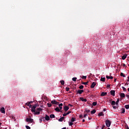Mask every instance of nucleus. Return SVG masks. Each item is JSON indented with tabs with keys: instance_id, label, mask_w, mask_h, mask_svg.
Returning <instances> with one entry per match:
<instances>
[{
	"instance_id": "obj_1",
	"label": "nucleus",
	"mask_w": 129,
	"mask_h": 129,
	"mask_svg": "<svg viewBox=\"0 0 129 129\" xmlns=\"http://www.w3.org/2000/svg\"><path fill=\"white\" fill-rule=\"evenodd\" d=\"M106 125L107 127H109L110 126V124H111V121L109 120V119H107L105 121Z\"/></svg>"
},
{
	"instance_id": "obj_2",
	"label": "nucleus",
	"mask_w": 129,
	"mask_h": 129,
	"mask_svg": "<svg viewBox=\"0 0 129 129\" xmlns=\"http://www.w3.org/2000/svg\"><path fill=\"white\" fill-rule=\"evenodd\" d=\"M26 121H27V122H29V123H32V122H34V119L31 118H27L26 119Z\"/></svg>"
},
{
	"instance_id": "obj_3",
	"label": "nucleus",
	"mask_w": 129,
	"mask_h": 129,
	"mask_svg": "<svg viewBox=\"0 0 129 129\" xmlns=\"http://www.w3.org/2000/svg\"><path fill=\"white\" fill-rule=\"evenodd\" d=\"M83 92H84V90H78L77 91V94H82Z\"/></svg>"
},
{
	"instance_id": "obj_4",
	"label": "nucleus",
	"mask_w": 129,
	"mask_h": 129,
	"mask_svg": "<svg viewBox=\"0 0 129 129\" xmlns=\"http://www.w3.org/2000/svg\"><path fill=\"white\" fill-rule=\"evenodd\" d=\"M51 103H52V104H59V102H57V101L55 100L51 101Z\"/></svg>"
},
{
	"instance_id": "obj_5",
	"label": "nucleus",
	"mask_w": 129,
	"mask_h": 129,
	"mask_svg": "<svg viewBox=\"0 0 129 129\" xmlns=\"http://www.w3.org/2000/svg\"><path fill=\"white\" fill-rule=\"evenodd\" d=\"M110 94H111V95H112V96H115V91L111 90L110 91Z\"/></svg>"
},
{
	"instance_id": "obj_6",
	"label": "nucleus",
	"mask_w": 129,
	"mask_h": 129,
	"mask_svg": "<svg viewBox=\"0 0 129 129\" xmlns=\"http://www.w3.org/2000/svg\"><path fill=\"white\" fill-rule=\"evenodd\" d=\"M0 111L2 112V113H6L5 107H2L0 110Z\"/></svg>"
},
{
	"instance_id": "obj_7",
	"label": "nucleus",
	"mask_w": 129,
	"mask_h": 129,
	"mask_svg": "<svg viewBox=\"0 0 129 129\" xmlns=\"http://www.w3.org/2000/svg\"><path fill=\"white\" fill-rule=\"evenodd\" d=\"M96 85V83L93 82L91 85V88H93L94 87H95V86Z\"/></svg>"
},
{
	"instance_id": "obj_8",
	"label": "nucleus",
	"mask_w": 129,
	"mask_h": 129,
	"mask_svg": "<svg viewBox=\"0 0 129 129\" xmlns=\"http://www.w3.org/2000/svg\"><path fill=\"white\" fill-rule=\"evenodd\" d=\"M63 109L64 111L66 112V111H67L69 109V107L67 106H64V107H63Z\"/></svg>"
},
{
	"instance_id": "obj_9",
	"label": "nucleus",
	"mask_w": 129,
	"mask_h": 129,
	"mask_svg": "<svg viewBox=\"0 0 129 129\" xmlns=\"http://www.w3.org/2000/svg\"><path fill=\"white\" fill-rule=\"evenodd\" d=\"M120 96L122 98H124V97H125V94H124V93H121L120 94Z\"/></svg>"
},
{
	"instance_id": "obj_10",
	"label": "nucleus",
	"mask_w": 129,
	"mask_h": 129,
	"mask_svg": "<svg viewBox=\"0 0 129 129\" xmlns=\"http://www.w3.org/2000/svg\"><path fill=\"white\" fill-rule=\"evenodd\" d=\"M80 100L84 101V102H86V101H87V99H84V98H83V97H80Z\"/></svg>"
},
{
	"instance_id": "obj_11",
	"label": "nucleus",
	"mask_w": 129,
	"mask_h": 129,
	"mask_svg": "<svg viewBox=\"0 0 129 129\" xmlns=\"http://www.w3.org/2000/svg\"><path fill=\"white\" fill-rule=\"evenodd\" d=\"M54 110H55V111H57V112H62L61 110L60 111V109L59 108V107H56Z\"/></svg>"
},
{
	"instance_id": "obj_12",
	"label": "nucleus",
	"mask_w": 129,
	"mask_h": 129,
	"mask_svg": "<svg viewBox=\"0 0 129 129\" xmlns=\"http://www.w3.org/2000/svg\"><path fill=\"white\" fill-rule=\"evenodd\" d=\"M31 111L32 112H36V108H35V107L33 106L32 108H31Z\"/></svg>"
},
{
	"instance_id": "obj_13",
	"label": "nucleus",
	"mask_w": 129,
	"mask_h": 129,
	"mask_svg": "<svg viewBox=\"0 0 129 129\" xmlns=\"http://www.w3.org/2000/svg\"><path fill=\"white\" fill-rule=\"evenodd\" d=\"M64 119H65V117H61L59 119H58V121L62 122V121H63V120H64Z\"/></svg>"
},
{
	"instance_id": "obj_14",
	"label": "nucleus",
	"mask_w": 129,
	"mask_h": 129,
	"mask_svg": "<svg viewBox=\"0 0 129 129\" xmlns=\"http://www.w3.org/2000/svg\"><path fill=\"white\" fill-rule=\"evenodd\" d=\"M127 57V54H125L124 55L122 56V60H125V59Z\"/></svg>"
},
{
	"instance_id": "obj_15",
	"label": "nucleus",
	"mask_w": 129,
	"mask_h": 129,
	"mask_svg": "<svg viewBox=\"0 0 129 129\" xmlns=\"http://www.w3.org/2000/svg\"><path fill=\"white\" fill-rule=\"evenodd\" d=\"M45 118L46 120H50V117H49V116H48L47 114L45 115Z\"/></svg>"
},
{
	"instance_id": "obj_16",
	"label": "nucleus",
	"mask_w": 129,
	"mask_h": 129,
	"mask_svg": "<svg viewBox=\"0 0 129 129\" xmlns=\"http://www.w3.org/2000/svg\"><path fill=\"white\" fill-rule=\"evenodd\" d=\"M107 94V93L103 92L101 93V96H105Z\"/></svg>"
},
{
	"instance_id": "obj_17",
	"label": "nucleus",
	"mask_w": 129,
	"mask_h": 129,
	"mask_svg": "<svg viewBox=\"0 0 129 129\" xmlns=\"http://www.w3.org/2000/svg\"><path fill=\"white\" fill-rule=\"evenodd\" d=\"M106 78H107V79H111V80L113 79V77H112V76L109 77L108 76H106Z\"/></svg>"
},
{
	"instance_id": "obj_18",
	"label": "nucleus",
	"mask_w": 129,
	"mask_h": 129,
	"mask_svg": "<svg viewBox=\"0 0 129 129\" xmlns=\"http://www.w3.org/2000/svg\"><path fill=\"white\" fill-rule=\"evenodd\" d=\"M104 115V114H103V112H101L98 114L99 116H103Z\"/></svg>"
},
{
	"instance_id": "obj_19",
	"label": "nucleus",
	"mask_w": 129,
	"mask_h": 129,
	"mask_svg": "<svg viewBox=\"0 0 129 129\" xmlns=\"http://www.w3.org/2000/svg\"><path fill=\"white\" fill-rule=\"evenodd\" d=\"M58 106H59V109H60V110H62V106H63V104L62 103L59 104Z\"/></svg>"
},
{
	"instance_id": "obj_20",
	"label": "nucleus",
	"mask_w": 129,
	"mask_h": 129,
	"mask_svg": "<svg viewBox=\"0 0 129 129\" xmlns=\"http://www.w3.org/2000/svg\"><path fill=\"white\" fill-rule=\"evenodd\" d=\"M118 102H119V99H117L116 102H115V103L117 106H118Z\"/></svg>"
},
{
	"instance_id": "obj_21",
	"label": "nucleus",
	"mask_w": 129,
	"mask_h": 129,
	"mask_svg": "<svg viewBox=\"0 0 129 129\" xmlns=\"http://www.w3.org/2000/svg\"><path fill=\"white\" fill-rule=\"evenodd\" d=\"M50 118H55V115L54 114H51L50 115Z\"/></svg>"
},
{
	"instance_id": "obj_22",
	"label": "nucleus",
	"mask_w": 129,
	"mask_h": 129,
	"mask_svg": "<svg viewBox=\"0 0 129 129\" xmlns=\"http://www.w3.org/2000/svg\"><path fill=\"white\" fill-rule=\"evenodd\" d=\"M36 110L37 111H39V112L40 111H42V110H43V109L41 108H36Z\"/></svg>"
},
{
	"instance_id": "obj_23",
	"label": "nucleus",
	"mask_w": 129,
	"mask_h": 129,
	"mask_svg": "<svg viewBox=\"0 0 129 129\" xmlns=\"http://www.w3.org/2000/svg\"><path fill=\"white\" fill-rule=\"evenodd\" d=\"M95 112H96V110H95V109H94L91 111V114H94V113H95Z\"/></svg>"
},
{
	"instance_id": "obj_24",
	"label": "nucleus",
	"mask_w": 129,
	"mask_h": 129,
	"mask_svg": "<svg viewBox=\"0 0 129 129\" xmlns=\"http://www.w3.org/2000/svg\"><path fill=\"white\" fill-rule=\"evenodd\" d=\"M100 81H102L103 82H104L105 81V78H101Z\"/></svg>"
},
{
	"instance_id": "obj_25",
	"label": "nucleus",
	"mask_w": 129,
	"mask_h": 129,
	"mask_svg": "<svg viewBox=\"0 0 129 129\" xmlns=\"http://www.w3.org/2000/svg\"><path fill=\"white\" fill-rule=\"evenodd\" d=\"M122 111H121V113H124V112H125V109H124V108H122L121 109Z\"/></svg>"
},
{
	"instance_id": "obj_26",
	"label": "nucleus",
	"mask_w": 129,
	"mask_h": 129,
	"mask_svg": "<svg viewBox=\"0 0 129 129\" xmlns=\"http://www.w3.org/2000/svg\"><path fill=\"white\" fill-rule=\"evenodd\" d=\"M111 105L113 106V105H115V101H112L111 103Z\"/></svg>"
},
{
	"instance_id": "obj_27",
	"label": "nucleus",
	"mask_w": 129,
	"mask_h": 129,
	"mask_svg": "<svg viewBox=\"0 0 129 129\" xmlns=\"http://www.w3.org/2000/svg\"><path fill=\"white\" fill-rule=\"evenodd\" d=\"M40 113V111H35V112H34V114L35 115H38V114H39Z\"/></svg>"
},
{
	"instance_id": "obj_28",
	"label": "nucleus",
	"mask_w": 129,
	"mask_h": 129,
	"mask_svg": "<svg viewBox=\"0 0 129 129\" xmlns=\"http://www.w3.org/2000/svg\"><path fill=\"white\" fill-rule=\"evenodd\" d=\"M60 83L61 85H64V84H65V82L64 81V80H61L60 81Z\"/></svg>"
},
{
	"instance_id": "obj_29",
	"label": "nucleus",
	"mask_w": 129,
	"mask_h": 129,
	"mask_svg": "<svg viewBox=\"0 0 129 129\" xmlns=\"http://www.w3.org/2000/svg\"><path fill=\"white\" fill-rule=\"evenodd\" d=\"M75 119H76V118L72 117V119H71V122H74V121H75Z\"/></svg>"
},
{
	"instance_id": "obj_30",
	"label": "nucleus",
	"mask_w": 129,
	"mask_h": 129,
	"mask_svg": "<svg viewBox=\"0 0 129 129\" xmlns=\"http://www.w3.org/2000/svg\"><path fill=\"white\" fill-rule=\"evenodd\" d=\"M85 111H86V112H87V113H88V112H90V110H89L87 108H86L85 109Z\"/></svg>"
},
{
	"instance_id": "obj_31",
	"label": "nucleus",
	"mask_w": 129,
	"mask_h": 129,
	"mask_svg": "<svg viewBox=\"0 0 129 129\" xmlns=\"http://www.w3.org/2000/svg\"><path fill=\"white\" fill-rule=\"evenodd\" d=\"M93 105L94 106H95L96 105H97V102H93V103H92Z\"/></svg>"
},
{
	"instance_id": "obj_32",
	"label": "nucleus",
	"mask_w": 129,
	"mask_h": 129,
	"mask_svg": "<svg viewBox=\"0 0 129 129\" xmlns=\"http://www.w3.org/2000/svg\"><path fill=\"white\" fill-rule=\"evenodd\" d=\"M89 82H82V84H84V85H87L88 84Z\"/></svg>"
},
{
	"instance_id": "obj_33",
	"label": "nucleus",
	"mask_w": 129,
	"mask_h": 129,
	"mask_svg": "<svg viewBox=\"0 0 129 129\" xmlns=\"http://www.w3.org/2000/svg\"><path fill=\"white\" fill-rule=\"evenodd\" d=\"M79 88L80 89H83V88H84V86L83 85H81V86L79 87Z\"/></svg>"
},
{
	"instance_id": "obj_34",
	"label": "nucleus",
	"mask_w": 129,
	"mask_h": 129,
	"mask_svg": "<svg viewBox=\"0 0 129 129\" xmlns=\"http://www.w3.org/2000/svg\"><path fill=\"white\" fill-rule=\"evenodd\" d=\"M47 106L48 107H51L52 106V104L48 103H47Z\"/></svg>"
},
{
	"instance_id": "obj_35",
	"label": "nucleus",
	"mask_w": 129,
	"mask_h": 129,
	"mask_svg": "<svg viewBox=\"0 0 129 129\" xmlns=\"http://www.w3.org/2000/svg\"><path fill=\"white\" fill-rule=\"evenodd\" d=\"M125 108H126V109H128V108H129V105H125Z\"/></svg>"
},
{
	"instance_id": "obj_36",
	"label": "nucleus",
	"mask_w": 129,
	"mask_h": 129,
	"mask_svg": "<svg viewBox=\"0 0 129 129\" xmlns=\"http://www.w3.org/2000/svg\"><path fill=\"white\" fill-rule=\"evenodd\" d=\"M120 76H122V77H125V75L122 73H121Z\"/></svg>"
},
{
	"instance_id": "obj_37",
	"label": "nucleus",
	"mask_w": 129,
	"mask_h": 129,
	"mask_svg": "<svg viewBox=\"0 0 129 129\" xmlns=\"http://www.w3.org/2000/svg\"><path fill=\"white\" fill-rule=\"evenodd\" d=\"M30 104H30V102H27L26 103V105H27V106H30Z\"/></svg>"
},
{
	"instance_id": "obj_38",
	"label": "nucleus",
	"mask_w": 129,
	"mask_h": 129,
	"mask_svg": "<svg viewBox=\"0 0 129 129\" xmlns=\"http://www.w3.org/2000/svg\"><path fill=\"white\" fill-rule=\"evenodd\" d=\"M70 126H72L73 125V123L72 122H69Z\"/></svg>"
},
{
	"instance_id": "obj_39",
	"label": "nucleus",
	"mask_w": 129,
	"mask_h": 129,
	"mask_svg": "<svg viewBox=\"0 0 129 129\" xmlns=\"http://www.w3.org/2000/svg\"><path fill=\"white\" fill-rule=\"evenodd\" d=\"M118 107V106H113V108H114V109H116Z\"/></svg>"
},
{
	"instance_id": "obj_40",
	"label": "nucleus",
	"mask_w": 129,
	"mask_h": 129,
	"mask_svg": "<svg viewBox=\"0 0 129 129\" xmlns=\"http://www.w3.org/2000/svg\"><path fill=\"white\" fill-rule=\"evenodd\" d=\"M77 78H73L72 80L73 81H76Z\"/></svg>"
},
{
	"instance_id": "obj_41",
	"label": "nucleus",
	"mask_w": 129,
	"mask_h": 129,
	"mask_svg": "<svg viewBox=\"0 0 129 129\" xmlns=\"http://www.w3.org/2000/svg\"><path fill=\"white\" fill-rule=\"evenodd\" d=\"M122 88L123 90V91L126 92V89L124 88V87H122Z\"/></svg>"
},
{
	"instance_id": "obj_42",
	"label": "nucleus",
	"mask_w": 129,
	"mask_h": 129,
	"mask_svg": "<svg viewBox=\"0 0 129 129\" xmlns=\"http://www.w3.org/2000/svg\"><path fill=\"white\" fill-rule=\"evenodd\" d=\"M70 89L69 88V87H66V91H69V90H70Z\"/></svg>"
},
{
	"instance_id": "obj_43",
	"label": "nucleus",
	"mask_w": 129,
	"mask_h": 129,
	"mask_svg": "<svg viewBox=\"0 0 129 129\" xmlns=\"http://www.w3.org/2000/svg\"><path fill=\"white\" fill-rule=\"evenodd\" d=\"M82 79H86L87 77H86V76H83L82 77Z\"/></svg>"
},
{
	"instance_id": "obj_44",
	"label": "nucleus",
	"mask_w": 129,
	"mask_h": 129,
	"mask_svg": "<svg viewBox=\"0 0 129 129\" xmlns=\"http://www.w3.org/2000/svg\"><path fill=\"white\" fill-rule=\"evenodd\" d=\"M25 126L27 129H31V127L30 126H29L28 125H26Z\"/></svg>"
},
{
	"instance_id": "obj_45",
	"label": "nucleus",
	"mask_w": 129,
	"mask_h": 129,
	"mask_svg": "<svg viewBox=\"0 0 129 129\" xmlns=\"http://www.w3.org/2000/svg\"><path fill=\"white\" fill-rule=\"evenodd\" d=\"M79 118H83V115H79Z\"/></svg>"
},
{
	"instance_id": "obj_46",
	"label": "nucleus",
	"mask_w": 129,
	"mask_h": 129,
	"mask_svg": "<svg viewBox=\"0 0 129 129\" xmlns=\"http://www.w3.org/2000/svg\"><path fill=\"white\" fill-rule=\"evenodd\" d=\"M71 113V111H69L68 112H67V115H68V114H70Z\"/></svg>"
},
{
	"instance_id": "obj_47",
	"label": "nucleus",
	"mask_w": 129,
	"mask_h": 129,
	"mask_svg": "<svg viewBox=\"0 0 129 129\" xmlns=\"http://www.w3.org/2000/svg\"><path fill=\"white\" fill-rule=\"evenodd\" d=\"M63 116H66V115H67V113H64L63 114H62Z\"/></svg>"
},
{
	"instance_id": "obj_48",
	"label": "nucleus",
	"mask_w": 129,
	"mask_h": 129,
	"mask_svg": "<svg viewBox=\"0 0 129 129\" xmlns=\"http://www.w3.org/2000/svg\"><path fill=\"white\" fill-rule=\"evenodd\" d=\"M37 106H38V105H37V104H35L33 106V107H34V108H36Z\"/></svg>"
},
{
	"instance_id": "obj_49",
	"label": "nucleus",
	"mask_w": 129,
	"mask_h": 129,
	"mask_svg": "<svg viewBox=\"0 0 129 129\" xmlns=\"http://www.w3.org/2000/svg\"><path fill=\"white\" fill-rule=\"evenodd\" d=\"M109 87H110V85L108 84V85H107V88H109Z\"/></svg>"
},
{
	"instance_id": "obj_50",
	"label": "nucleus",
	"mask_w": 129,
	"mask_h": 129,
	"mask_svg": "<svg viewBox=\"0 0 129 129\" xmlns=\"http://www.w3.org/2000/svg\"><path fill=\"white\" fill-rule=\"evenodd\" d=\"M105 127V125H103V126L102 127L101 129H104Z\"/></svg>"
},
{
	"instance_id": "obj_51",
	"label": "nucleus",
	"mask_w": 129,
	"mask_h": 129,
	"mask_svg": "<svg viewBox=\"0 0 129 129\" xmlns=\"http://www.w3.org/2000/svg\"><path fill=\"white\" fill-rule=\"evenodd\" d=\"M87 116V114H85L84 115V117H86Z\"/></svg>"
},
{
	"instance_id": "obj_52",
	"label": "nucleus",
	"mask_w": 129,
	"mask_h": 129,
	"mask_svg": "<svg viewBox=\"0 0 129 129\" xmlns=\"http://www.w3.org/2000/svg\"><path fill=\"white\" fill-rule=\"evenodd\" d=\"M125 96H126V97H127V98H128V97H129V95H127V94H126V95H125Z\"/></svg>"
},
{
	"instance_id": "obj_53",
	"label": "nucleus",
	"mask_w": 129,
	"mask_h": 129,
	"mask_svg": "<svg viewBox=\"0 0 129 129\" xmlns=\"http://www.w3.org/2000/svg\"><path fill=\"white\" fill-rule=\"evenodd\" d=\"M69 106H73V105H72L71 104H69Z\"/></svg>"
},
{
	"instance_id": "obj_54",
	"label": "nucleus",
	"mask_w": 129,
	"mask_h": 129,
	"mask_svg": "<svg viewBox=\"0 0 129 129\" xmlns=\"http://www.w3.org/2000/svg\"><path fill=\"white\" fill-rule=\"evenodd\" d=\"M125 129H129L128 126H125Z\"/></svg>"
},
{
	"instance_id": "obj_55",
	"label": "nucleus",
	"mask_w": 129,
	"mask_h": 129,
	"mask_svg": "<svg viewBox=\"0 0 129 129\" xmlns=\"http://www.w3.org/2000/svg\"><path fill=\"white\" fill-rule=\"evenodd\" d=\"M127 81L129 82V76L128 77V79L127 80Z\"/></svg>"
},
{
	"instance_id": "obj_56",
	"label": "nucleus",
	"mask_w": 129,
	"mask_h": 129,
	"mask_svg": "<svg viewBox=\"0 0 129 129\" xmlns=\"http://www.w3.org/2000/svg\"><path fill=\"white\" fill-rule=\"evenodd\" d=\"M83 122H85V119H83Z\"/></svg>"
},
{
	"instance_id": "obj_57",
	"label": "nucleus",
	"mask_w": 129,
	"mask_h": 129,
	"mask_svg": "<svg viewBox=\"0 0 129 129\" xmlns=\"http://www.w3.org/2000/svg\"><path fill=\"white\" fill-rule=\"evenodd\" d=\"M88 118H89V120H90L91 119V118H90V117H88Z\"/></svg>"
},
{
	"instance_id": "obj_58",
	"label": "nucleus",
	"mask_w": 129,
	"mask_h": 129,
	"mask_svg": "<svg viewBox=\"0 0 129 129\" xmlns=\"http://www.w3.org/2000/svg\"><path fill=\"white\" fill-rule=\"evenodd\" d=\"M116 82V79H114V82Z\"/></svg>"
},
{
	"instance_id": "obj_59",
	"label": "nucleus",
	"mask_w": 129,
	"mask_h": 129,
	"mask_svg": "<svg viewBox=\"0 0 129 129\" xmlns=\"http://www.w3.org/2000/svg\"><path fill=\"white\" fill-rule=\"evenodd\" d=\"M29 102H30V104H31V103H33V101H30Z\"/></svg>"
},
{
	"instance_id": "obj_60",
	"label": "nucleus",
	"mask_w": 129,
	"mask_h": 129,
	"mask_svg": "<svg viewBox=\"0 0 129 129\" xmlns=\"http://www.w3.org/2000/svg\"><path fill=\"white\" fill-rule=\"evenodd\" d=\"M123 66H125V64L123 63Z\"/></svg>"
},
{
	"instance_id": "obj_61",
	"label": "nucleus",
	"mask_w": 129,
	"mask_h": 129,
	"mask_svg": "<svg viewBox=\"0 0 129 129\" xmlns=\"http://www.w3.org/2000/svg\"><path fill=\"white\" fill-rule=\"evenodd\" d=\"M13 119H15V117H12Z\"/></svg>"
},
{
	"instance_id": "obj_62",
	"label": "nucleus",
	"mask_w": 129,
	"mask_h": 129,
	"mask_svg": "<svg viewBox=\"0 0 129 129\" xmlns=\"http://www.w3.org/2000/svg\"><path fill=\"white\" fill-rule=\"evenodd\" d=\"M127 91H129V88L127 89Z\"/></svg>"
},
{
	"instance_id": "obj_63",
	"label": "nucleus",
	"mask_w": 129,
	"mask_h": 129,
	"mask_svg": "<svg viewBox=\"0 0 129 129\" xmlns=\"http://www.w3.org/2000/svg\"><path fill=\"white\" fill-rule=\"evenodd\" d=\"M104 110V111H105V109H104V110Z\"/></svg>"
},
{
	"instance_id": "obj_64",
	"label": "nucleus",
	"mask_w": 129,
	"mask_h": 129,
	"mask_svg": "<svg viewBox=\"0 0 129 129\" xmlns=\"http://www.w3.org/2000/svg\"><path fill=\"white\" fill-rule=\"evenodd\" d=\"M107 129H110V128H108Z\"/></svg>"
}]
</instances>
